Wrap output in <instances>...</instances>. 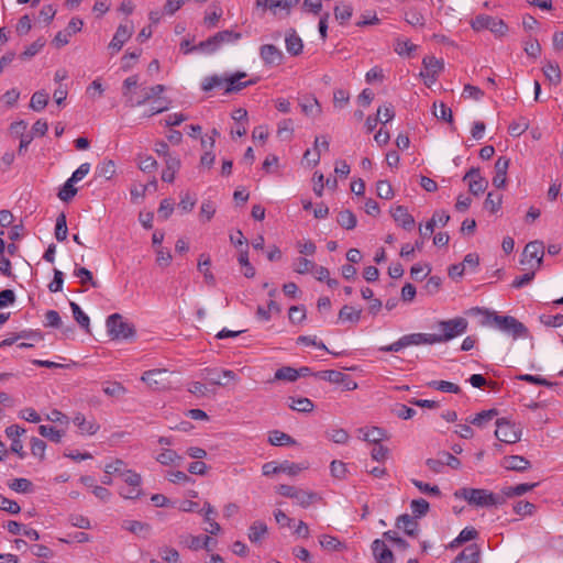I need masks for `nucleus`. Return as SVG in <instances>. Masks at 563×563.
<instances>
[{"label": "nucleus", "instance_id": "obj_28", "mask_svg": "<svg viewBox=\"0 0 563 563\" xmlns=\"http://www.w3.org/2000/svg\"><path fill=\"white\" fill-rule=\"evenodd\" d=\"M300 107L302 112L308 117L317 118L322 113L321 104L314 97L303 98L300 102Z\"/></svg>", "mask_w": 563, "mask_h": 563}, {"label": "nucleus", "instance_id": "obj_25", "mask_svg": "<svg viewBox=\"0 0 563 563\" xmlns=\"http://www.w3.org/2000/svg\"><path fill=\"white\" fill-rule=\"evenodd\" d=\"M241 38V33H236L233 31H221L211 36V41L213 43V46L211 47L210 52H214L222 43H230L235 42Z\"/></svg>", "mask_w": 563, "mask_h": 563}, {"label": "nucleus", "instance_id": "obj_40", "mask_svg": "<svg viewBox=\"0 0 563 563\" xmlns=\"http://www.w3.org/2000/svg\"><path fill=\"white\" fill-rule=\"evenodd\" d=\"M361 433H363V439L365 441L378 444L385 437L386 432L382 428L372 427L371 429H360Z\"/></svg>", "mask_w": 563, "mask_h": 563}, {"label": "nucleus", "instance_id": "obj_50", "mask_svg": "<svg viewBox=\"0 0 563 563\" xmlns=\"http://www.w3.org/2000/svg\"><path fill=\"white\" fill-rule=\"evenodd\" d=\"M275 379L295 382L298 379L297 369L290 366H284L275 372Z\"/></svg>", "mask_w": 563, "mask_h": 563}, {"label": "nucleus", "instance_id": "obj_52", "mask_svg": "<svg viewBox=\"0 0 563 563\" xmlns=\"http://www.w3.org/2000/svg\"><path fill=\"white\" fill-rule=\"evenodd\" d=\"M74 181H71V179H67L66 183L63 185V187L60 188L59 192H58V198L62 200V201H69L71 200L76 194H77V188H75L74 186Z\"/></svg>", "mask_w": 563, "mask_h": 563}, {"label": "nucleus", "instance_id": "obj_20", "mask_svg": "<svg viewBox=\"0 0 563 563\" xmlns=\"http://www.w3.org/2000/svg\"><path fill=\"white\" fill-rule=\"evenodd\" d=\"M167 374L166 369H151L143 373L141 379L148 386L159 389L164 387V376Z\"/></svg>", "mask_w": 563, "mask_h": 563}, {"label": "nucleus", "instance_id": "obj_33", "mask_svg": "<svg viewBox=\"0 0 563 563\" xmlns=\"http://www.w3.org/2000/svg\"><path fill=\"white\" fill-rule=\"evenodd\" d=\"M288 400L290 401L289 407L298 412L309 413L314 409V405L309 398L289 397Z\"/></svg>", "mask_w": 563, "mask_h": 563}, {"label": "nucleus", "instance_id": "obj_5", "mask_svg": "<svg viewBox=\"0 0 563 563\" xmlns=\"http://www.w3.org/2000/svg\"><path fill=\"white\" fill-rule=\"evenodd\" d=\"M435 340L433 333H410L405 334L399 338L397 341L389 345L380 346L379 351L382 352H399L402 349L412 345H434Z\"/></svg>", "mask_w": 563, "mask_h": 563}, {"label": "nucleus", "instance_id": "obj_1", "mask_svg": "<svg viewBox=\"0 0 563 563\" xmlns=\"http://www.w3.org/2000/svg\"><path fill=\"white\" fill-rule=\"evenodd\" d=\"M246 76L247 75L244 71H236L230 76L212 75L203 79L201 89L203 91H210L216 87L224 86L225 95L239 92L247 86H252L257 82V79L242 81Z\"/></svg>", "mask_w": 563, "mask_h": 563}, {"label": "nucleus", "instance_id": "obj_18", "mask_svg": "<svg viewBox=\"0 0 563 563\" xmlns=\"http://www.w3.org/2000/svg\"><path fill=\"white\" fill-rule=\"evenodd\" d=\"M394 220L401 225L405 230H411L415 225L413 217L408 212L404 206H396L390 210Z\"/></svg>", "mask_w": 563, "mask_h": 563}, {"label": "nucleus", "instance_id": "obj_15", "mask_svg": "<svg viewBox=\"0 0 563 563\" xmlns=\"http://www.w3.org/2000/svg\"><path fill=\"white\" fill-rule=\"evenodd\" d=\"M133 31V25L120 24L109 44V48L113 52H119L124 43L132 36Z\"/></svg>", "mask_w": 563, "mask_h": 563}, {"label": "nucleus", "instance_id": "obj_17", "mask_svg": "<svg viewBox=\"0 0 563 563\" xmlns=\"http://www.w3.org/2000/svg\"><path fill=\"white\" fill-rule=\"evenodd\" d=\"M260 55L266 65H279L283 60V52L273 44L262 45Z\"/></svg>", "mask_w": 563, "mask_h": 563}, {"label": "nucleus", "instance_id": "obj_27", "mask_svg": "<svg viewBox=\"0 0 563 563\" xmlns=\"http://www.w3.org/2000/svg\"><path fill=\"white\" fill-rule=\"evenodd\" d=\"M285 44H286V49L290 55L297 56V55L301 54L303 44H302L301 38L298 36V34L294 30H291L289 33H287V35L285 37Z\"/></svg>", "mask_w": 563, "mask_h": 563}, {"label": "nucleus", "instance_id": "obj_38", "mask_svg": "<svg viewBox=\"0 0 563 563\" xmlns=\"http://www.w3.org/2000/svg\"><path fill=\"white\" fill-rule=\"evenodd\" d=\"M542 70L550 82L554 85H559L561 82V69L556 63L548 62Z\"/></svg>", "mask_w": 563, "mask_h": 563}, {"label": "nucleus", "instance_id": "obj_21", "mask_svg": "<svg viewBox=\"0 0 563 563\" xmlns=\"http://www.w3.org/2000/svg\"><path fill=\"white\" fill-rule=\"evenodd\" d=\"M73 422L77 426L82 434L93 435L100 429V426L92 419L86 420L85 416L77 412L73 418Z\"/></svg>", "mask_w": 563, "mask_h": 563}, {"label": "nucleus", "instance_id": "obj_12", "mask_svg": "<svg viewBox=\"0 0 563 563\" xmlns=\"http://www.w3.org/2000/svg\"><path fill=\"white\" fill-rule=\"evenodd\" d=\"M473 27L476 30L488 29L498 35H504L508 29L503 20L492 16H477L473 22Z\"/></svg>", "mask_w": 563, "mask_h": 563}, {"label": "nucleus", "instance_id": "obj_63", "mask_svg": "<svg viewBox=\"0 0 563 563\" xmlns=\"http://www.w3.org/2000/svg\"><path fill=\"white\" fill-rule=\"evenodd\" d=\"M377 196L382 199H391L394 190L391 185L387 180H378L376 184Z\"/></svg>", "mask_w": 563, "mask_h": 563}, {"label": "nucleus", "instance_id": "obj_57", "mask_svg": "<svg viewBox=\"0 0 563 563\" xmlns=\"http://www.w3.org/2000/svg\"><path fill=\"white\" fill-rule=\"evenodd\" d=\"M529 128V121L521 117L517 121L510 123L508 131L512 136H520Z\"/></svg>", "mask_w": 563, "mask_h": 563}, {"label": "nucleus", "instance_id": "obj_9", "mask_svg": "<svg viewBox=\"0 0 563 563\" xmlns=\"http://www.w3.org/2000/svg\"><path fill=\"white\" fill-rule=\"evenodd\" d=\"M201 377L212 385L228 386L229 383L239 380L236 374L231 369L205 368Z\"/></svg>", "mask_w": 563, "mask_h": 563}, {"label": "nucleus", "instance_id": "obj_29", "mask_svg": "<svg viewBox=\"0 0 563 563\" xmlns=\"http://www.w3.org/2000/svg\"><path fill=\"white\" fill-rule=\"evenodd\" d=\"M122 528L131 533L136 536L147 537L151 531V526L146 522L137 521V520H124L122 523Z\"/></svg>", "mask_w": 563, "mask_h": 563}, {"label": "nucleus", "instance_id": "obj_44", "mask_svg": "<svg viewBox=\"0 0 563 563\" xmlns=\"http://www.w3.org/2000/svg\"><path fill=\"white\" fill-rule=\"evenodd\" d=\"M70 308L74 314V319L77 323L84 328L87 332H89L90 319L89 317L81 310V308L74 301L70 302Z\"/></svg>", "mask_w": 563, "mask_h": 563}, {"label": "nucleus", "instance_id": "obj_54", "mask_svg": "<svg viewBox=\"0 0 563 563\" xmlns=\"http://www.w3.org/2000/svg\"><path fill=\"white\" fill-rule=\"evenodd\" d=\"M501 202H503L501 195H498V194L495 195L493 192H489L485 199L484 208L486 210L490 211L492 213H495L500 209Z\"/></svg>", "mask_w": 563, "mask_h": 563}, {"label": "nucleus", "instance_id": "obj_45", "mask_svg": "<svg viewBox=\"0 0 563 563\" xmlns=\"http://www.w3.org/2000/svg\"><path fill=\"white\" fill-rule=\"evenodd\" d=\"M428 386L443 393L459 394L461 391L459 385L446 380H432L428 383Z\"/></svg>", "mask_w": 563, "mask_h": 563}, {"label": "nucleus", "instance_id": "obj_62", "mask_svg": "<svg viewBox=\"0 0 563 563\" xmlns=\"http://www.w3.org/2000/svg\"><path fill=\"white\" fill-rule=\"evenodd\" d=\"M305 468H306V466H303L301 464H296V463H291L288 461H285L280 464H278L279 473H286L290 476L298 475Z\"/></svg>", "mask_w": 563, "mask_h": 563}, {"label": "nucleus", "instance_id": "obj_48", "mask_svg": "<svg viewBox=\"0 0 563 563\" xmlns=\"http://www.w3.org/2000/svg\"><path fill=\"white\" fill-rule=\"evenodd\" d=\"M313 147H314V155L311 159L313 166H316L319 161H320V156H321V151H329V140L327 139V136H317L314 139V144H313Z\"/></svg>", "mask_w": 563, "mask_h": 563}, {"label": "nucleus", "instance_id": "obj_60", "mask_svg": "<svg viewBox=\"0 0 563 563\" xmlns=\"http://www.w3.org/2000/svg\"><path fill=\"white\" fill-rule=\"evenodd\" d=\"M97 172L100 177L111 179L115 174V164L111 159L104 161L97 167Z\"/></svg>", "mask_w": 563, "mask_h": 563}, {"label": "nucleus", "instance_id": "obj_23", "mask_svg": "<svg viewBox=\"0 0 563 563\" xmlns=\"http://www.w3.org/2000/svg\"><path fill=\"white\" fill-rule=\"evenodd\" d=\"M396 527L402 529L410 537H415L418 532V522L408 514L400 515L397 518Z\"/></svg>", "mask_w": 563, "mask_h": 563}, {"label": "nucleus", "instance_id": "obj_14", "mask_svg": "<svg viewBox=\"0 0 563 563\" xmlns=\"http://www.w3.org/2000/svg\"><path fill=\"white\" fill-rule=\"evenodd\" d=\"M165 91L164 85H155L150 88H142L141 93H136V98L130 99V108L140 107L148 102L153 98L159 97Z\"/></svg>", "mask_w": 563, "mask_h": 563}, {"label": "nucleus", "instance_id": "obj_16", "mask_svg": "<svg viewBox=\"0 0 563 563\" xmlns=\"http://www.w3.org/2000/svg\"><path fill=\"white\" fill-rule=\"evenodd\" d=\"M372 551L376 563H394V553L384 541L379 539L374 540Z\"/></svg>", "mask_w": 563, "mask_h": 563}, {"label": "nucleus", "instance_id": "obj_49", "mask_svg": "<svg viewBox=\"0 0 563 563\" xmlns=\"http://www.w3.org/2000/svg\"><path fill=\"white\" fill-rule=\"evenodd\" d=\"M317 375L321 379H324L333 384L344 383V380L346 379V374L334 369L322 371L319 372Z\"/></svg>", "mask_w": 563, "mask_h": 563}, {"label": "nucleus", "instance_id": "obj_32", "mask_svg": "<svg viewBox=\"0 0 563 563\" xmlns=\"http://www.w3.org/2000/svg\"><path fill=\"white\" fill-rule=\"evenodd\" d=\"M210 265H211L210 256L206 255V254H201L198 260V271L203 274L205 282L208 285L213 286L216 284V277L209 269Z\"/></svg>", "mask_w": 563, "mask_h": 563}, {"label": "nucleus", "instance_id": "obj_59", "mask_svg": "<svg viewBox=\"0 0 563 563\" xmlns=\"http://www.w3.org/2000/svg\"><path fill=\"white\" fill-rule=\"evenodd\" d=\"M478 536V532L476 531L475 528L473 527H466L464 528L460 534L457 536V538L452 542V547L456 545V544H462L464 542H467V541H471V540H474L476 539Z\"/></svg>", "mask_w": 563, "mask_h": 563}, {"label": "nucleus", "instance_id": "obj_26", "mask_svg": "<svg viewBox=\"0 0 563 563\" xmlns=\"http://www.w3.org/2000/svg\"><path fill=\"white\" fill-rule=\"evenodd\" d=\"M504 466L510 471L523 472L530 467V462L520 455H510L504 459Z\"/></svg>", "mask_w": 563, "mask_h": 563}, {"label": "nucleus", "instance_id": "obj_61", "mask_svg": "<svg viewBox=\"0 0 563 563\" xmlns=\"http://www.w3.org/2000/svg\"><path fill=\"white\" fill-rule=\"evenodd\" d=\"M44 45H45V40L37 38L32 44H30L27 47H25V49L21 54V58H23V59L32 58L44 47Z\"/></svg>", "mask_w": 563, "mask_h": 563}, {"label": "nucleus", "instance_id": "obj_55", "mask_svg": "<svg viewBox=\"0 0 563 563\" xmlns=\"http://www.w3.org/2000/svg\"><path fill=\"white\" fill-rule=\"evenodd\" d=\"M179 543L191 550H199L202 548L200 536L183 534L179 537Z\"/></svg>", "mask_w": 563, "mask_h": 563}, {"label": "nucleus", "instance_id": "obj_46", "mask_svg": "<svg viewBox=\"0 0 563 563\" xmlns=\"http://www.w3.org/2000/svg\"><path fill=\"white\" fill-rule=\"evenodd\" d=\"M405 21L412 26H423L426 23L423 14L415 8L405 12Z\"/></svg>", "mask_w": 563, "mask_h": 563}, {"label": "nucleus", "instance_id": "obj_51", "mask_svg": "<svg viewBox=\"0 0 563 563\" xmlns=\"http://www.w3.org/2000/svg\"><path fill=\"white\" fill-rule=\"evenodd\" d=\"M410 507H411L413 516L416 518H420L428 514L430 505L426 499L419 498V499H413L410 504Z\"/></svg>", "mask_w": 563, "mask_h": 563}, {"label": "nucleus", "instance_id": "obj_43", "mask_svg": "<svg viewBox=\"0 0 563 563\" xmlns=\"http://www.w3.org/2000/svg\"><path fill=\"white\" fill-rule=\"evenodd\" d=\"M156 461L162 465H173L181 461V456L176 451L164 449L157 456Z\"/></svg>", "mask_w": 563, "mask_h": 563}, {"label": "nucleus", "instance_id": "obj_30", "mask_svg": "<svg viewBox=\"0 0 563 563\" xmlns=\"http://www.w3.org/2000/svg\"><path fill=\"white\" fill-rule=\"evenodd\" d=\"M536 486H537L536 483H533V484L522 483V484H518L516 486H507L501 489L500 496L504 497V500L506 498L521 496V495H525L526 493L530 492L531 489H533Z\"/></svg>", "mask_w": 563, "mask_h": 563}, {"label": "nucleus", "instance_id": "obj_39", "mask_svg": "<svg viewBox=\"0 0 563 563\" xmlns=\"http://www.w3.org/2000/svg\"><path fill=\"white\" fill-rule=\"evenodd\" d=\"M361 309H355L352 306H343L341 310L339 311V319L341 321H350L353 323H357L361 319Z\"/></svg>", "mask_w": 563, "mask_h": 563}, {"label": "nucleus", "instance_id": "obj_13", "mask_svg": "<svg viewBox=\"0 0 563 563\" xmlns=\"http://www.w3.org/2000/svg\"><path fill=\"white\" fill-rule=\"evenodd\" d=\"M463 180H468V189L475 196L484 192L488 186L487 180L481 176L479 169L475 167L464 175Z\"/></svg>", "mask_w": 563, "mask_h": 563}, {"label": "nucleus", "instance_id": "obj_22", "mask_svg": "<svg viewBox=\"0 0 563 563\" xmlns=\"http://www.w3.org/2000/svg\"><path fill=\"white\" fill-rule=\"evenodd\" d=\"M481 552L476 544L466 547L453 563H479Z\"/></svg>", "mask_w": 563, "mask_h": 563}, {"label": "nucleus", "instance_id": "obj_3", "mask_svg": "<svg viewBox=\"0 0 563 563\" xmlns=\"http://www.w3.org/2000/svg\"><path fill=\"white\" fill-rule=\"evenodd\" d=\"M456 498L466 500L470 505L489 507L504 504V497L481 488H461L454 493Z\"/></svg>", "mask_w": 563, "mask_h": 563}, {"label": "nucleus", "instance_id": "obj_37", "mask_svg": "<svg viewBox=\"0 0 563 563\" xmlns=\"http://www.w3.org/2000/svg\"><path fill=\"white\" fill-rule=\"evenodd\" d=\"M336 221L346 230H353L357 223L355 214L349 209L340 211L338 213Z\"/></svg>", "mask_w": 563, "mask_h": 563}, {"label": "nucleus", "instance_id": "obj_56", "mask_svg": "<svg viewBox=\"0 0 563 563\" xmlns=\"http://www.w3.org/2000/svg\"><path fill=\"white\" fill-rule=\"evenodd\" d=\"M353 13V9L350 4H338L334 8V16L341 24L347 22Z\"/></svg>", "mask_w": 563, "mask_h": 563}, {"label": "nucleus", "instance_id": "obj_42", "mask_svg": "<svg viewBox=\"0 0 563 563\" xmlns=\"http://www.w3.org/2000/svg\"><path fill=\"white\" fill-rule=\"evenodd\" d=\"M48 93L44 90L36 91L31 97L30 107L34 111H42L48 103Z\"/></svg>", "mask_w": 563, "mask_h": 563}, {"label": "nucleus", "instance_id": "obj_11", "mask_svg": "<svg viewBox=\"0 0 563 563\" xmlns=\"http://www.w3.org/2000/svg\"><path fill=\"white\" fill-rule=\"evenodd\" d=\"M422 64L424 70L421 71V76L424 79L427 86H431L437 81L438 75L443 70L444 64L441 59L434 56H427L423 58Z\"/></svg>", "mask_w": 563, "mask_h": 563}, {"label": "nucleus", "instance_id": "obj_19", "mask_svg": "<svg viewBox=\"0 0 563 563\" xmlns=\"http://www.w3.org/2000/svg\"><path fill=\"white\" fill-rule=\"evenodd\" d=\"M508 167L509 159L505 156L498 157V159L495 162V176L493 177V185L496 188L505 187Z\"/></svg>", "mask_w": 563, "mask_h": 563}, {"label": "nucleus", "instance_id": "obj_36", "mask_svg": "<svg viewBox=\"0 0 563 563\" xmlns=\"http://www.w3.org/2000/svg\"><path fill=\"white\" fill-rule=\"evenodd\" d=\"M267 533V526L263 521H255L249 529V539L253 543L260 542Z\"/></svg>", "mask_w": 563, "mask_h": 563}, {"label": "nucleus", "instance_id": "obj_4", "mask_svg": "<svg viewBox=\"0 0 563 563\" xmlns=\"http://www.w3.org/2000/svg\"><path fill=\"white\" fill-rule=\"evenodd\" d=\"M467 320L462 317L439 321L437 324L439 332L433 333L435 344L449 342L463 334L467 329Z\"/></svg>", "mask_w": 563, "mask_h": 563}, {"label": "nucleus", "instance_id": "obj_31", "mask_svg": "<svg viewBox=\"0 0 563 563\" xmlns=\"http://www.w3.org/2000/svg\"><path fill=\"white\" fill-rule=\"evenodd\" d=\"M139 88V76L132 75L124 79L122 84V93L125 97V104L130 107V99L136 98L134 89Z\"/></svg>", "mask_w": 563, "mask_h": 563}, {"label": "nucleus", "instance_id": "obj_6", "mask_svg": "<svg viewBox=\"0 0 563 563\" xmlns=\"http://www.w3.org/2000/svg\"><path fill=\"white\" fill-rule=\"evenodd\" d=\"M107 330L109 335L115 340H125L135 334L132 323L124 321L120 313H113L107 318Z\"/></svg>", "mask_w": 563, "mask_h": 563}, {"label": "nucleus", "instance_id": "obj_24", "mask_svg": "<svg viewBox=\"0 0 563 563\" xmlns=\"http://www.w3.org/2000/svg\"><path fill=\"white\" fill-rule=\"evenodd\" d=\"M166 168L162 173V180L166 183H173L176 173L180 168V159L175 156H168L165 159Z\"/></svg>", "mask_w": 563, "mask_h": 563}, {"label": "nucleus", "instance_id": "obj_35", "mask_svg": "<svg viewBox=\"0 0 563 563\" xmlns=\"http://www.w3.org/2000/svg\"><path fill=\"white\" fill-rule=\"evenodd\" d=\"M497 415L498 411L496 409L483 410L470 419V423L478 428H485Z\"/></svg>", "mask_w": 563, "mask_h": 563}, {"label": "nucleus", "instance_id": "obj_64", "mask_svg": "<svg viewBox=\"0 0 563 563\" xmlns=\"http://www.w3.org/2000/svg\"><path fill=\"white\" fill-rule=\"evenodd\" d=\"M161 558L168 563H180L179 553L176 549L164 547L159 549Z\"/></svg>", "mask_w": 563, "mask_h": 563}, {"label": "nucleus", "instance_id": "obj_10", "mask_svg": "<svg viewBox=\"0 0 563 563\" xmlns=\"http://www.w3.org/2000/svg\"><path fill=\"white\" fill-rule=\"evenodd\" d=\"M543 255H544L543 242L531 241L523 249L521 264L527 265L532 260H536V265L533 266V268L539 269L543 262Z\"/></svg>", "mask_w": 563, "mask_h": 563}, {"label": "nucleus", "instance_id": "obj_34", "mask_svg": "<svg viewBox=\"0 0 563 563\" xmlns=\"http://www.w3.org/2000/svg\"><path fill=\"white\" fill-rule=\"evenodd\" d=\"M268 442L275 446L294 445L296 443L295 439L279 430H274L269 432Z\"/></svg>", "mask_w": 563, "mask_h": 563}, {"label": "nucleus", "instance_id": "obj_58", "mask_svg": "<svg viewBox=\"0 0 563 563\" xmlns=\"http://www.w3.org/2000/svg\"><path fill=\"white\" fill-rule=\"evenodd\" d=\"M156 264L161 267H167L170 265L173 256L168 249L158 246L155 249Z\"/></svg>", "mask_w": 563, "mask_h": 563}, {"label": "nucleus", "instance_id": "obj_7", "mask_svg": "<svg viewBox=\"0 0 563 563\" xmlns=\"http://www.w3.org/2000/svg\"><path fill=\"white\" fill-rule=\"evenodd\" d=\"M276 490L282 496L294 499L302 508L309 507L319 499L316 493L290 485H279Z\"/></svg>", "mask_w": 563, "mask_h": 563}, {"label": "nucleus", "instance_id": "obj_8", "mask_svg": "<svg viewBox=\"0 0 563 563\" xmlns=\"http://www.w3.org/2000/svg\"><path fill=\"white\" fill-rule=\"evenodd\" d=\"M495 437L504 443H516L521 438V430L515 423L501 418L496 420Z\"/></svg>", "mask_w": 563, "mask_h": 563}, {"label": "nucleus", "instance_id": "obj_47", "mask_svg": "<svg viewBox=\"0 0 563 563\" xmlns=\"http://www.w3.org/2000/svg\"><path fill=\"white\" fill-rule=\"evenodd\" d=\"M68 229H67V219L65 213H59L56 219L55 224V238L57 241H65L67 238Z\"/></svg>", "mask_w": 563, "mask_h": 563}, {"label": "nucleus", "instance_id": "obj_41", "mask_svg": "<svg viewBox=\"0 0 563 563\" xmlns=\"http://www.w3.org/2000/svg\"><path fill=\"white\" fill-rule=\"evenodd\" d=\"M38 433L48 439L52 442L59 443L62 441V438L64 437L65 432L55 429L54 427L42 424L38 427Z\"/></svg>", "mask_w": 563, "mask_h": 563}, {"label": "nucleus", "instance_id": "obj_2", "mask_svg": "<svg viewBox=\"0 0 563 563\" xmlns=\"http://www.w3.org/2000/svg\"><path fill=\"white\" fill-rule=\"evenodd\" d=\"M485 325H494L498 330L512 335L514 339L528 336V329L511 316H499L495 311L485 310Z\"/></svg>", "mask_w": 563, "mask_h": 563}, {"label": "nucleus", "instance_id": "obj_53", "mask_svg": "<svg viewBox=\"0 0 563 563\" xmlns=\"http://www.w3.org/2000/svg\"><path fill=\"white\" fill-rule=\"evenodd\" d=\"M433 114L438 119H441L445 122H449V123L453 122L452 110L449 107H446V104H444L443 102H440L439 104L434 103Z\"/></svg>", "mask_w": 563, "mask_h": 563}]
</instances>
